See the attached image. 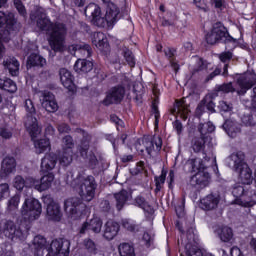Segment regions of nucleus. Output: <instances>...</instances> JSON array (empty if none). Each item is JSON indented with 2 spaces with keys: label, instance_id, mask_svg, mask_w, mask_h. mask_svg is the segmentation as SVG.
Returning a JSON list of instances; mask_svg holds the SVG:
<instances>
[{
  "label": "nucleus",
  "instance_id": "nucleus-1",
  "mask_svg": "<svg viewBox=\"0 0 256 256\" xmlns=\"http://www.w3.org/2000/svg\"><path fill=\"white\" fill-rule=\"evenodd\" d=\"M74 189H77L79 197H71L64 201V211L68 213L71 219H81L87 215V204L83 201H93L95 191L97 190V181L93 175L85 176V173L79 172L72 181Z\"/></svg>",
  "mask_w": 256,
  "mask_h": 256
},
{
  "label": "nucleus",
  "instance_id": "nucleus-2",
  "mask_svg": "<svg viewBox=\"0 0 256 256\" xmlns=\"http://www.w3.org/2000/svg\"><path fill=\"white\" fill-rule=\"evenodd\" d=\"M31 21L36 20V26L40 31H50L48 43L54 51H61L65 45V37H67V26L63 23H53L51 19L43 17V12L36 10L30 15Z\"/></svg>",
  "mask_w": 256,
  "mask_h": 256
},
{
  "label": "nucleus",
  "instance_id": "nucleus-3",
  "mask_svg": "<svg viewBox=\"0 0 256 256\" xmlns=\"http://www.w3.org/2000/svg\"><path fill=\"white\" fill-rule=\"evenodd\" d=\"M90 9H93L91 12V23L96 27H105V25L111 27V25H115V23L121 19V10L113 2H109L106 5L105 17L101 16V7L95 4H90L85 8V15H87V11H90Z\"/></svg>",
  "mask_w": 256,
  "mask_h": 256
},
{
  "label": "nucleus",
  "instance_id": "nucleus-4",
  "mask_svg": "<svg viewBox=\"0 0 256 256\" xmlns=\"http://www.w3.org/2000/svg\"><path fill=\"white\" fill-rule=\"evenodd\" d=\"M37 242L38 248L35 252V256H69L70 243L69 241L53 240L52 243L47 246V240L43 236H36L34 241Z\"/></svg>",
  "mask_w": 256,
  "mask_h": 256
},
{
  "label": "nucleus",
  "instance_id": "nucleus-5",
  "mask_svg": "<svg viewBox=\"0 0 256 256\" xmlns=\"http://www.w3.org/2000/svg\"><path fill=\"white\" fill-rule=\"evenodd\" d=\"M205 41L208 45H232V48L237 47V39L231 36L227 27L223 22H216L213 24L211 30L205 35Z\"/></svg>",
  "mask_w": 256,
  "mask_h": 256
},
{
  "label": "nucleus",
  "instance_id": "nucleus-6",
  "mask_svg": "<svg viewBox=\"0 0 256 256\" xmlns=\"http://www.w3.org/2000/svg\"><path fill=\"white\" fill-rule=\"evenodd\" d=\"M230 161H233V170L238 174L242 185H251L253 183V171L249 164L245 162V153L238 151L230 155Z\"/></svg>",
  "mask_w": 256,
  "mask_h": 256
},
{
  "label": "nucleus",
  "instance_id": "nucleus-7",
  "mask_svg": "<svg viewBox=\"0 0 256 256\" xmlns=\"http://www.w3.org/2000/svg\"><path fill=\"white\" fill-rule=\"evenodd\" d=\"M57 161H59L62 167H68V165H71L73 161V150H63L61 155H57L53 152L46 153L41 160L42 171H53V169H55V165H57Z\"/></svg>",
  "mask_w": 256,
  "mask_h": 256
},
{
  "label": "nucleus",
  "instance_id": "nucleus-8",
  "mask_svg": "<svg viewBox=\"0 0 256 256\" xmlns=\"http://www.w3.org/2000/svg\"><path fill=\"white\" fill-rule=\"evenodd\" d=\"M91 139L92 136L88 132H83L82 139L77 146V153L80 155L82 159H87V164L89 169H97V165H99V159L95 155L94 151H90L91 147Z\"/></svg>",
  "mask_w": 256,
  "mask_h": 256
},
{
  "label": "nucleus",
  "instance_id": "nucleus-9",
  "mask_svg": "<svg viewBox=\"0 0 256 256\" xmlns=\"http://www.w3.org/2000/svg\"><path fill=\"white\" fill-rule=\"evenodd\" d=\"M43 206L41 202L35 198H26L21 209L22 219L25 223H31L41 217Z\"/></svg>",
  "mask_w": 256,
  "mask_h": 256
},
{
  "label": "nucleus",
  "instance_id": "nucleus-10",
  "mask_svg": "<svg viewBox=\"0 0 256 256\" xmlns=\"http://www.w3.org/2000/svg\"><path fill=\"white\" fill-rule=\"evenodd\" d=\"M123 99H125V86L118 84L106 92V96L101 103L104 107H109L121 104Z\"/></svg>",
  "mask_w": 256,
  "mask_h": 256
},
{
  "label": "nucleus",
  "instance_id": "nucleus-11",
  "mask_svg": "<svg viewBox=\"0 0 256 256\" xmlns=\"http://www.w3.org/2000/svg\"><path fill=\"white\" fill-rule=\"evenodd\" d=\"M3 233L5 237L11 239V241H15L17 239H19V241H23L25 237V233L23 232V229H21V226H17L15 222L11 220L5 222Z\"/></svg>",
  "mask_w": 256,
  "mask_h": 256
},
{
  "label": "nucleus",
  "instance_id": "nucleus-12",
  "mask_svg": "<svg viewBox=\"0 0 256 256\" xmlns=\"http://www.w3.org/2000/svg\"><path fill=\"white\" fill-rule=\"evenodd\" d=\"M236 83L240 87L238 95H245L256 85V74H242L237 78Z\"/></svg>",
  "mask_w": 256,
  "mask_h": 256
},
{
  "label": "nucleus",
  "instance_id": "nucleus-13",
  "mask_svg": "<svg viewBox=\"0 0 256 256\" xmlns=\"http://www.w3.org/2000/svg\"><path fill=\"white\" fill-rule=\"evenodd\" d=\"M92 45H95L103 55H107L111 52V45H109L107 35L103 32H95L93 34Z\"/></svg>",
  "mask_w": 256,
  "mask_h": 256
},
{
  "label": "nucleus",
  "instance_id": "nucleus-14",
  "mask_svg": "<svg viewBox=\"0 0 256 256\" xmlns=\"http://www.w3.org/2000/svg\"><path fill=\"white\" fill-rule=\"evenodd\" d=\"M60 81L70 93H75L77 91V87L75 86V76L71 73V71L66 68H61L59 71Z\"/></svg>",
  "mask_w": 256,
  "mask_h": 256
},
{
  "label": "nucleus",
  "instance_id": "nucleus-15",
  "mask_svg": "<svg viewBox=\"0 0 256 256\" xmlns=\"http://www.w3.org/2000/svg\"><path fill=\"white\" fill-rule=\"evenodd\" d=\"M121 226L114 220H108L104 225L103 237L107 241H113L114 237H117Z\"/></svg>",
  "mask_w": 256,
  "mask_h": 256
},
{
  "label": "nucleus",
  "instance_id": "nucleus-16",
  "mask_svg": "<svg viewBox=\"0 0 256 256\" xmlns=\"http://www.w3.org/2000/svg\"><path fill=\"white\" fill-rule=\"evenodd\" d=\"M209 179H211V175L209 172H197L190 179V185L192 187H197L198 189H203L209 185Z\"/></svg>",
  "mask_w": 256,
  "mask_h": 256
},
{
  "label": "nucleus",
  "instance_id": "nucleus-17",
  "mask_svg": "<svg viewBox=\"0 0 256 256\" xmlns=\"http://www.w3.org/2000/svg\"><path fill=\"white\" fill-rule=\"evenodd\" d=\"M42 107L48 113H55L59 109V104H57V100H55V95L50 91L43 93Z\"/></svg>",
  "mask_w": 256,
  "mask_h": 256
},
{
  "label": "nucleus",
  "instance_id": "nucleus-18",
  "mask_svg": "<svg viewBox=\"0 0 256 256\" xmlns=\"http://www.w3.org/2000/svg\"><path fill=\"white\" fill-rule=\"evenodd\" d=\"M46 215L49 221H61L63 214L61 213V206L53 200H50L47 208Z\"/></svg>",
  "mask_w": 256,
  "mask_h": 256
},
{
  "label": "nucleus",
  "instance_id": "nucleus-19",
  "mask_svg": "<svg viewBox=\"0 0 256 256\" xmlns=\"http://www.w3.org/2000/svg\"><path fill=\"white\" fill-rule=\"evenodd\" d=\"M249 191L245 189V186L240 184H235L232 189V195L235 197V201L237 205H241L242 207H251V202H243L241 197H247Z\"/></svg>",
  "mask_w": 256,
  "mask_h": 256
},
{
  "label": "nucleus",
  "instance_id": "nucleus-20",
  "mask_svg": "<svg viewBox=\"0 0 256 256\" xmlns=\"http://www.w3.org/2000/svg\"><path fill=\"white\" fill-rule=\"evenodd\" d=\"M6 26L8 31H15V26L17 25V20L15 19V14L13 12L5 13L0 11V29Z\"/></svg>",
  "mask_w": 256,
  "mask_h": 256
},
{
  "label": "nucleus",
  "instance_id": "nucleus-21",
  "mask_svg": "<svg viewBox=\"0 0 256 256\" xmlns=\"http://www.w3.org/2000/svg\"><path fill=\"white\" fill-rule=\"evenodd\" d=\"M42 173H46L44 174L41 179H40V183L35 184V189L37 191H39L40 193L43 191H47V189H49V187H51L53 181L55 180V175L49 171L45 172L43 171V169L41 168Z\"/></svg>",
  "mask_w": 256,
  "mask_h": 256
},
{
  "label": "nucleus",
  "instance_id": "nucleus-22",
  "mask_svg": "<svg viewBox=\"0 0 256 256\" xmlns=\"http://www.w3.org/2000/svg\"><path fill=\"white\" fill-rule=\"evenodd\" d=\"M218 205L219 198L214 194H208L200 200V209H203V211H213V209H217Z\"/></svg>",
  "mask_w": 256,
  "mask_h": 256
},
{
  "label": "nucleus",
  "instance_id": "nucleus-23",
  "mask_svg": "<svg viewBox=\"0 0 256 256\" xmlns=\"http://www.w3.org/2000/svg\"><path fill=\"white\" fill-rule=\"evenodd\" d=\"M219 93H235V87L233 86V82L216 84L213 91L210 93V98L216 99V97H219Z\"/></svg>",
  "mask_w": 256,
  "mask_h": 256
},
{
  "label": "nucleus",
  "instance_id": "nucleus-24",
  "mask_svg": "<svg viewBox=\"0 0 256 256\" xmlns=\"http://www.w3.org/2000/svg\"><path fill=\"white\" fill-rule=\"evenodd\" d=\"M45 65H47V60L37 53H31L27 58V69H33V67H45Z\"/></svg>",
  "mask_w": 256,
  "mask_h": 256
},
{
  "label": "nucleus",
  "instance_id": "nucleus-25",
  "mask_svg": "<svg viewBox=\"0 0 256 256\" xmlns=\"http://www.w3.org/2000/svg\"><path fill=\"white\" fill-rule=\"evenodd\" d=\"M129 197H131V195L129 194V191L125 189H122L118 193L114 194L117 211H123V208L125 207V205H127L129 201Z\"/></svg>",
  "mask_w": 256,
  "mask_h": 256
},
{
  "label": "nucleus",
  "instance_id": "nucleus-26",
  "mask_svg": "<svg viewBox=\"0 0 256 256\" xmlns=\"http://www.w3.org/2000/svg\"><path fill=\"white\" fill-rule=\"evenodd\" d=\"M17 168V161L13 156H6L2 160L1 171L4 175H11L13 171Z\"/></svg>",
  "mask_w": 256,
  "mask_h": 256
},
{
  "label": "nucleus",
  "instance_id": "nucleus-27",
  "mask_svg": "<svg viewBox=\"0 0 256 256\" xmlns=\"http://www.w3.org/2000/svg\"><path fill=\"white\" fill-rule=\"evenodd\" d=\"M76 73H89L93 71V61L87 59H78L74 64Z\"/></svg>",
  "mask_w": 256,
  "mask_h": 256
},
{
  "label": "nucleus",
  "instance_id": "nucleus-28",
  "mask_svg": "<svg viewBox=\"0 0 256 256\" xmlns=\"http://www.w3.org/2000/svg\"><path fill=\"white\" fill-rule=\"evenodd\" d=\"M209 69V62L203 58H198L195 66L191 70V77H199L203 71H207Z\"/></svg>",
  "mask_w": 256,
  "mask_h": 256
},
{
  "label": "nucleus",
  "instance_id": "nucleus-29",
  "mask_svg": "<svg viewBox=\"0 0 256 256\" xmlns=\"http://www.w3.org/2000/svg\"><path fill=\"white\" fill-rule=\"evenodd\" d=\"M33 142L36 153H38V155H41V153H45L47 149H51V141L49 140V138H41L38 140L34 139Z\"/></svg>",
  "mask_w": 256,
  "mask_h": 256
},
{
  "label": "nucleus",
  "instance_id": "nucleus-30",
  "mask_svg": "<svg viewBox=\"0 0 256 256\" xmlns=\"http://www.w3.org/2000/svg\"><path fill=\"white\" fill-rule=\"evenodd\" d=\"M222 129H224L225 133L231 137V139H235L238 133H241V129L235 127L233 125V121L226 119L222 125Z\"/></svg>",
  "mask_w": 256,
  "mask_h": 256
},
{
  "label": "nucleus",
  "instance_id": "nucleus-31",
  "mask_svg": "<svg viewBox=\"0 0 256 256\" xmlns=\"http://www.w3.org/2000/svg\"><path fill=\"white\" fill-rule=\"evenodd\" d=\"M0 89L8 93H15L17 91V84L10 78H0Z\"/></svg>",
  "mask_w": 256,
  "mask_h": 256
},
{
  "label": "nucleus",
  "instance_id": "nucleus-32",
  "mask_svg": "<svg viewBox=\"0 0 256 256\" xmlns=\"http://www.w3.org/2000/svg\"><path fill=\"white\" fill-rule=\"evenodd\" d=\"M73 49L76 53L82 55V57L89 58L93 55V48L89 44H76Z\"/></svg>",
  "mask_w": 256,
  "mask_h": 256
},
{
  "label": "nucleus",
  "instance_id": "nucleus-33",
  "mask_svg": "<svg viewBox=\"0 0 256 256\" xmlns=\"http://www.w3.org/2000/svg\"><path fill=\"white\" fill-rule=\"evenodd\" d=\"M134 205L136 207H139V209H143L145 213H151L153 211V208L148 203L147 199L143 197L142 195H138L134 199Z\"/></svg>",
  "mask_w": 256,
  "mask_h": 256
},
{
  "label": "nucleus",
  "instance_id": "nucleus-34",
  "mask_svg": "<svg viewBox=\"0 0 256 256\" xmlns=\"http://www.w3.org/2000/svg\"><path fill=\"white\" fill-rule=\"evenodd\" d=\"M155 189L154 193L157 195V193L161 192V189H163V185H165V181H167V170L162 169L160 176H155Z\"/></svg>",
  "mask_w": 256,
  "mask_h": 256
},
{
  "label": "nucleus",
  "instance_id": "nucleus-35",
  "mask_svg": "<svg viewBox=\"0 0 256 256\" xmlns=\"http://www.w3.org/2000/svg\"><path fill=\"white\" fill-rule=\"evenodd\" d=\"M218 237L223 243H229L233 239V229L228 226H223L218 230Z\"/></svg>",
  "mask_w": 256,
  "mask_h": 256
},
{
  "label": "nucleus",
  "instance_id": "nucleus-36",
  "mask_svg": "<svg viewBox=\"0 0 256 256\" xmlns=\"http://www.w3.org/2000/svg\"><path fill=\"white\" fill-rule=\"evenodd\" d=\"M120 256H136L135 247L129 243H122L118 246Z\"/></svg>",
  "mask_w": 256,
  "mask_h": 256
},
{
  "label": "nucleus",
  "instance_id": "nucleus-37",
  "mask_svg": "<svg viewBox=\"0 0 256 256\" xmlns=\"http://www.w3.org/2000/svg\"><path fill=\"white\" fill-rule=\"evenodd\" d=\"M151 114L154 115V125L159 127V119H161V112L159 111V99L155 98L151 104Z\"/></svg>",
  "mask_w": 256,
  "mask_h": 256
},
{
  "label": "nucleus",
  "instance_id": "nucleus-38",
  "mask_svg": "<svg viewBox=\"0 0 256 256\" xmlns=\"http://www.w3.org/2000/svg\"><path fill=\"white\" fill-rule=\"evenodd\" d=\"M4 67L5 69H8L10 75L12 77H17L19 73V61L14 60L13 62L11 61H4Z\"/></svg>",
  "mask_w": 256,
  "mask_h": 256
},
{
  "label": "nucleus",
  "instance_id": "nucleus-39",
  "mask_svg": "<svg viewBox=\"0 0 256 256\" xmlns=\"http://www.w3.org/2000/svg\"><path fill=\"white\" fill-rule=\"evenodd\" d=\"M186 239L188 241L186 245H193V243H197V241H199V235L196 234L195 227L190 226L186 230Z\"/></svg>",
  "mask_w": 256,
  "mask_h": 256
},
{
  "label": "nucleus",
  "instance_id": "nucleus-40",
  "mask_svg": "<svg viewBox=\"0 0 256 256\" xmlns=\"http://www.w3.org/2000/svg\"><path fill=\"white\" fill-rule=\"evenodd\" d=\"M90 231L93 233H101V229H103V220L99 217H94L90 220Z\"/></svg>",
  "mask_w": 256,
  "mask_h": 256
},
{
  "label": "nucleus",
  "instance_id": "nucleus-41",
  "mask_svg": "<svg viewBox=\"0 0 256 256\" xmlns=\"http://www.w3.org/2000/svg\"><path fill=\"white\" fill-rule=\"evenodd\" d=\"M123 57L127 63L132 69L137 65V61L135 60V54H133V51H131L129 48H126L123 51Z\"/></svg>",
  "mask_w": 256,
  "mask_h": 256
},
{
  "label": "nucleus",
  "instance_id": "nucleus-42",
  "mask_svg": "<svg viewBox=\"0 0 256 256\" xmlns=\"http://www.w3.org/2000/svg\"><path fill=\"white\" fill-rule=\"evenodd\" d=\"M185 253L186 256H204L201 248L191 244L185 245Z\"/></svg>",
  "mask_w": 256,
  "mask_h": 256
},
{
  "label": "nucleus",
  "instance_id": "nucleus-43",
  "mask_svg": "<svg viewBox=\"0 0 256 256\" xmlns=\"http://www.w3.org/2000/svg\"><path fill=\"white\" fill-rule=\"evenodd\" d=\"M198 131L200 132V135L205 137L207 133H213V131H215V125H213L211 122L199 123Z\"/></svg>",
  "mask_w": 256,
  "mask_h": 256
},
{
  "label": "nucleus",
  "instance_id": "nucleus-44",
  "mask_svg": "<svg viewBox=\"0 0 256 256\" xmlns=\"http://www.w3.org/2000/svg\"><path fill=\"white\" fill-rule=\"evenodd\" d=\"M13 5L23 19H27V8L25 7V4H23L22 0H13Z\"/></svg>",
  "mask_w": 256,
  "mask_h": 256
},
{
  "label": "nucleus",
  "instance_id": "nucleus-45",
  "mask_svg": "<svg viewBox=\"0 0 256 256\" xmlns=\"http://www.w3.org/2000/svg\"><path fill=\"white\" fill-rule=\"evenodd\" d=\"M192 149L194 153H201V151H205V136L201 135L200 138H196L192 145Z\"/></svg>",
  "mask_w": 256,
  "mask_h": 256
},
{
  "label": "nucleus",
  "instance_id": "nucleus-46",
  "mask_svg": "<svg viewBox=\"0 0 256 256\" xmlns=\"http://www.w3.org/2000/svg\"><path fill=\"white\" fill-rule=\"evenodd\" d=\"M19 203H21V196L19 194H15L8 200V203H7L8 211H15V209L19 207Z\"/></svg>",
  "mask_w": 256,
  "mask_h": 256
},
{
  "label": "nucleus",
  "instance_id": "nucleus-47",
  "mask_svg": "<svg viewBox=\"0 0 256 256\" xmlns=\"http://www.w3.org/2000/svg\"><path fill=\"white\" fill-rule=\"evenodd\" d=\"M83 245L88 253L91 255H97V244H95V241L91 240L90 238H86L83 241Z\"/></svg>",
  "mask_w": 256,
  "mask_h": 256
},
{
  "label": "nucleus",
  "instance_id": "nucleus-48",
  "mask_svg": "<svg viewBox=\"0 0 256 256\" xmlns=\"http://www.w3.org/2000/svg\"><path fill=\"white\" fill-rule=\"evenodd\" d=\"M193 4L197 8V10L202 11V13H209V11H211L207 0H193Z\"/></svg>",
  "mask_w": 256,
  "mask_h": 256
},
{
  "label": "nucleus",
  "instance_id": "nucleus-49",
  "mask_svg": "<svg viewBox=\"0 0 256 256\" xmlns=\"http://www.w3.org/2000/svg\"><path fill=\"white\" fill-rule=\"evenodd\" d=\"M28 133L32 141H35V139H37V135L41 133V129H39V124L37 123V121L32 122V124L28 127Z\"/></svg>",
  "mask_w": 256,
  "mask_h": 256
},
{
  "label": "nucleus",
  "instance_id": "nucleus-50",
  "mask_svg": "<svg viewBox=\"0 0 256 256\" xmlns=\"http://www.w3.org/2000/svg\"><path fill=\"white\" fill-rule=\"evenodd\" d=\"M122 227L127 229L130 233H137V231H139V226L129 220H123Z\"/></svg>",
  "mask_w": 256,
  "mask_h": 256
},
{
  "label": "nucleus",
  "instance_id": "nucleus-51",
  "mask_svg": "<svg viewBox=\"0 0 256 256\" xmlns=\"http://www.w3.org/2000/svg\"><path fill=\"white\" fill-rule=\"evenodd\" d=\"M63 143H64L63 151H73V147H75V143L73 142V136L66 135L63 138Z\"/></svg>",
  "mask_w": 256,
  "mask_h": 256
},
{
  "label": "nucleus",
  "instance_id": "nucleus-52",
  "mask_svg": "<svg viewBox=\"0 0 256 256\" xmlns=\"http://www.w3.org/2000/svg\"><path fill=\"white\" fill-rule=\"evenodd\" d=\"M203 99H206L205 107L207 111L215 113V102L213 101L215 98H211V93L206 95Z\"/></svg>",
  "mask_w": 256,
  "mask_h": 256
},
{
  "label": "nucleus",
  "instance_id": "nucleus-53",
  "mask_svg": "<svg viewBox=\"0 0 256 256\" xmlns=\"http://www.w3.org/2000/svg\"><path fill=\"white\" fill-rule=\"evenodd\" d=\"M14 188L17 189V191H23L25 188V178L21 175H17L14 178Z\"/></svg>",
  "mask_w": 256,
  "mask_h": 256
},
{
  "label": "nucleus",
  "instance_id": "nucleus-54",
  "mask_svg": "<svg viewBox=\"0 0 256 256\" xmlns=\"http://www.w3.org/2000/svg\"><path fill=\"white\" fill-rule=\"evenodd\" d=\"M7 197H9V184H0V201L7 199Z\"/></svg>",
  "mask_w": 256,
  "mask_h": 256
},
{
  "label": "nucleus",
  "instance_id": "nucleus-55",
  "mask_svg": "<svg viewBox=\"0 0 256 256\" xmlns=\"http://www.w3.org/2000/svg\"><path fill=\"white\" fill-rule=\"evenodd\" d=\"M218 109L220 113H230L233 110V107L228 104L226 101H220L218 104Z\"/></svg>",
  "mask_w": 256,
  "mask_h": 256
},
{
  "label": "nucleus",
  "instance_id": "nucleus-56",
  "mask_svg": "<svg viewBox=\"0 0 256 256\" xmlns=\"http://www.w3.org/2000/svg\"><path fill=\"white\" fill-rule=\"evenodd\" d=\"M242 123L245 127H255L256 125L255 118L251 114L243 116Z\"/></svg>",
  "mask_w": 256,
  "mask_h": 256
},
{
  "label": "nucleus",
  "instance_id": "nucleus-57",
  "mask_svg": "<svg viewBox=\"0 0 256 256\" xmlns=\"http://www.w3.org/2000/svg\"><path fill=\"white\" fill-rule=\"evenodd\" d=\"M167 182H168V189H170V191H173V189L175 188V171L174 170L169 171Z\"/></svg>",
  "mask_w": 256,
  "mask_h": 256
},
{
  "label": "nucleus",
  "instance_id": "nucleus-58",
  "mask_svg": "<svg viewBox=\"0 0 256 256\" xmlns=\"http://www.w3.org/2000/svg\"><path fill=\"white\" fill-rule=\"evenodd\" d=\"M210 5L214 7V9L223 11V9H225V0H210Z\"/></svg>",
  "mask_w": 256,
  "mask_h": 256
},
{
  "label": "nucleus",
  "instance_id": "nucleus-59",
  "mask_svg": "<svg viewBox=\"0 0 256 256\" xmlns=\"http://www.w3.org/2000/svg\"><path fill=\"white\" fill-rule=\"evenodd\" d=\"M164 54H165V57H167V59L169 61L173 60V59H176L175 58V53H177V50L175 48H171V47H168V48H165L163 50Z\"/></svg>",
  "mask_w": 256,
  "mask_h": 256
},
{
  "label": "nucleus",
  "instance_id": "nucleus-60",
  "mask_svg": "<svg viewBox=\"0 0 256 256\" xmlns=\"http://www.w3.org/2000/svg\"><path fill=\"white\" fill-rule=\"evenodd\" d=\"M182 106L183 102H181V100H175L173 107L170 108V115H177Z\"/></svg>",
  "mask_w": 256,
  "mask_h": 256
},
{
  "label": "nucleus",
  "instance_id": "nucleus-61",
  "mask_svg": "<svg viewBox=\"0 0 256 256\" xmlns=\"http://www.w3.org/2000/svg\"><path fill=\"white\" fill-rule=\"evenodd\" d=\"M219 59L222 63H227L231 61V59H233V53H231L230 51L223 52L219 55Z\"/></svg>",
  "mask_w": 256,
  "mask_h": 256
},
{
  "label": "nucleus",
  "instance_id": "nucleus-62",
  "mask_svg": "<svg viewBox=\"0 0 256 256\" xmlns=\"http://www.w3.org/2000/svg\"><path fill=\"white\" fill-rule=\"evenodd\" d=\"M24 107H25L27 113H30V115H33V113H35V105L33 104V100L27 99L25 101Z\"/></svg>",
  "mask_w": 256,
  "mask_h": 256
},
{
  "label": "nucleus",
  "instance_id": "nucleus-63",
  "mask_svg": "<svg viewBox=\"0 0 256 256\" xmlns=\"http://www.w3.org/2000/svg\"><path fill=\"white\" fill-rule=\"evenodd\" d=\"M142 240L144 241L145 246L148 248L153 245V237L151 236V234H149V232H144Z\"/></svg>",
  "mask_w": 256,
  "mask_h": 256
},
{
  "label": "nucleus",
  "instance_id": "nucleus-64",
  "mask_svg": "<svg viewBox=\"0 0 256 256\" xmlns=\"http://www.w3.org/2000/svg\"><path fill=\"white\" fill-rule=\"evenodd\" d=\"M173 129L176 130L177 135H181L183 133V123L180 122L179 119H176L174 122H172Z\"/></svg>",
  "mask_w": 256,
  "mask_h": 256
}]
</instances>
